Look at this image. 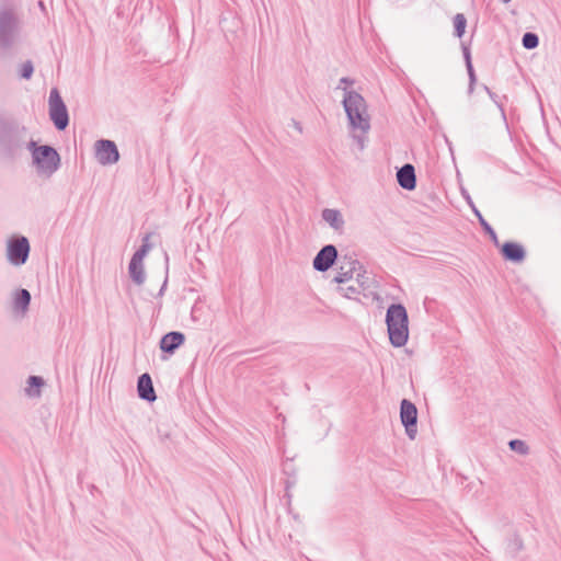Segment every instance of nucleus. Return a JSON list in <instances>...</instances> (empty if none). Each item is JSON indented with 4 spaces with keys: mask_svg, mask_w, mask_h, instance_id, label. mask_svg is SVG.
Returning <instances> with one entry per match:
<instances>
[{
    "mask_svg": "<svg viewBox=\"0 0 561 561\" xmlns=\"http://www.w3.org/2000/svg\"><path fill=\"white\" fill-rule=\"evenodd\" d=\"M522 446H523V443H522V442H518V440L511 442V447H512L513 449H517V448H519V447H522Z\"/></svg>",
    "mask_w": 561,
    "mask_h": 561,
    "instance_id": "18",
    "label": "nucleus"
},
{
    "mask_svg": "<svg viewBox=\"0 0 561 561\" xmlns=\"http://www.w3.org/2000/svg\"><path fill=\"white\" fill-rule=\"evenodd\" d=\"M33 73V67L31 64H26L22 68V77L30 79Z\"/></svg>",
    "mask_w": 561,
    "mask_h": 561,
    "instance_id": "17",
    "label": "nucleus"
},
{
    "mask_svg": "<svg viewBox=\"0 0 561 561\" xmlns=\"http://www.w3.org/2000/svg\"><path fill=\"white\" fill-rule=\"evenodd\" d=\"M323 217L327 221H329L331 225L333 226H337V224L340 222V216L336 211L334 210H325L323 213Z\"/></svg>",
    "mask_w": 561,
    "mask_h": 561,
    "instance_id": "15",
    "label": "nucleus"
},
{
    "mask_svg": "<svg viewBox=\"0 0 561 561\" xmlns=\"http://www.w3.org/2000/svg\"><path fill=\"white\" fill-rule=\"evenodd\" d=\"M31 302V294L26 289L15 290L12 295V311L23 314Z\"/></svg>",
    "mask_w": 561,
    "mask_h": 561,
    "instance_id": "7",
    "label": "nucleus"
},
{
    "mask_svg": "<svg viewBox=\"0 0 561 561\" xmlns=\"http://www.w3.org/2000/svg\"><path fill=\"white\" fill-rule=\"evenodd\" d=\"M96 156L100 162L111 163L118 159V152L115 145L111 141H100L96 145Z\"/></svg>",
    "mask_w": 561,
    "mask_h": 561,
    "instance_id": "5",
    "label": "nucleus"
},
{
    "mask_svg": "<svg viewBox=\"0 0 561 561\" xmlns=\"http://www.w3.org/2000/svg\"><path fill=\"white\" fill-rule=\"evenodd\" d=\"M389 337L393 345L402 346L409 335L408 316L402 306H391L387 314Z\"/></svg>",
    "mask_w": 561,
    "mask_h": 561,
    "instance_id": "1",
    "label": "nucleus"
},
{
    "mask_svg": "<svg viewBox=\"0 0 561 561\" xmlns=\"http://www.w3.org/2000/svg\"><path fill=\"white\" fill-rule=\"evenodd\" d=\"M183 342V335L176 332L167 334L161 341V348L165 352H172Z\"/></svg>",
    "mask_w": 561,
    "mask_h": 561,
    "instance_id": "12",
    "label": "nucleus"
},
{
    "mask_svg": "<svg viewBox=\"0 0 561 561\" xmlns=\"http://www.w3.org/2000/svg\"><path fill=\"white\" fill-rule=\"evenodd\" d=\"M30 252V244L26 238H12L8 242V257L13 264H22L26 261Z\"/></svg>",
    "mask_w": 561,
    "mask_h": 561,
    "instance_id": "2",
    "label": "nucleus"
},
{
    "mask_svg": "<svg viewBox=\"0 0 561 561\" xmlns=\"http://www.w3.org/2000/svg\"><path fill=\"white\" fill-rule=\"evenodd\" d=\"M502 251L510 260H520L523 257V249L514 243L504 244Z\"/></svg>",
    "mask_w": 561,
    "mask_h": 561,
    "instance_id": "13",
    "label": "nucleus"
},
{
    "mask_svg": "<svg viewBox=\"0 0 561 561\" xmlns=\"http://www.w3.org/2000/svg\"><path fill=\"white\" fill-rule=\"evenodd\" d=\"M345 107H346V111L350 115V118L352 121H355L356 118L358 121H362V114H363V111H364V104H363V100L360 96L358 95H350L346 100H345Z\"/></svg>",
    "mask_w": 561,
    "mask_h": 561,
    "instance_id": "8",
    "label": "nucleus"
},
{
    "mask_svg": "<svg viewBox=\"0 0 561 561\" xmlns=\"http://www.w3.org/2000/svg\"><path fill=\"white\" fill-rule=\"evenodd\" d=\"M454 26L458 36H461L466 28V19L462 15H457L454 19Z\"/></svg>",
    "mask_w": 561,
    "mask_h": 561,
    "instance_id": "14",
    "label": "nucleus"
},
{
    "mask_svg": "<svg viewBox=\"0 0 561 561\" xmlns=\"http://www.w3.org/2000/svg\"><path fill=\"white\" fill-rule=\"evenodd\" d=\"M138 392L139 396L146 400H156V393L152 386V380L149 375H142L138 380Z\"/></svg>",
    "mask_w": 561,
    "mask_h": 561,
    "instance_id": "10",
    "label": "nucleus"
},
{
    "mask_svg": "<svg viewBox=\"0 0 561 561\" xmlns=\"http://www.w3.org/2000/svg\"><path fill=\"white\" fill-rule=\"evenodd\" d=\"M416 414V408L404 400L401 404V419L409 432L411 431L409 427L415 425Z\"/></svg>",
    "mask_w": 561,
    "mask_h": 561,
    "instance_id": "11",
    "label": "nucleus"
},
{
    "mask_svg": "<svg viewBox=\"0 0 561 561\" xmlns=\"http://www.w3.org/2000/svg\"><path fill=\"white\" fill-rule=\"evenodd\" d=\"M504 2H508L510 0H503Z\"/></svg>",
    "mask_w": 561,
    "mask_h": 561,
    "instance_id": "20",
    "label": "nucleus"
},
{
    "mask_svg": "<svg viewBox=\"0 0 561 561\" xmlns=\"http://www.w3.org/2000/svg\"><path fill=\"white\" fill-rule=\"evenodd\" d=\"M523 44L526 48H535L538 44V38L534 34H526L523 38Z\"/></svg>",
    "mask_w": 561,
    "mask_h": 561,
    "instance_id": "16",
    "label": "nucleus"
},
{
    "mask_svg": "<svg viewBox=\"0 0 561 561\" xmlns=\"http://www.w3.org/2000/svg\"><path fill=\"white\" fill-rule=\"evenodd\" d=\"M59 156L53 148L43 146L37 148V167L41 172L49 174L58 168Z\"/></svg>",
    "mask_w": 561,
    "mask_h": 561,
    "instance_id": "3",
    "label": "nucleus"
},
{
    "mask_svg": "<svg viewBox=\"0 0 561 561\" xmlns=\"http://www.w3.org/2000/svg\"><path fill=\"white\" fill-rule=\"evenodd\" d=\"M28 383H30V386H31V387H32L33 385H35V376H31V377L28 378Z\"/></svg>",
    "mask_w": 561,
    "mask_h": 561,
    "instance_id": "19",
    "label": "nucleus"
},
{
    "mask_svg": "<svg viewBox=\"0 0 561 561\" xmlns=\"http://www.w3.org/2000/svg\"><path fill=\"white\" fill-rule=\"evenodd\" d=\"M397 178L403 188L413 190L415 187V174L411 164H407L400 169Z\"/></svg>",
    "mask_w": 561,
    "mask_h": 561,
    "instance_id": "9",
    "label": "nucleus"
},
{
    "mask_svg": "<svg viewBox=\"0 0 561 561\" xmlns=\"http://www.w3.org/2000/svg\"><path fill=\"white\" fill-rule=\"evenodd\" d=\"M336 259V250L332 245L324 247L316 256L313 265L319 271H327Z\"/></svg>",
    "mask_w": 561,
    "mask_h": 561,
    "instance_id": "6",
    "label": "nucleus"
},
{
    "mask_svg": "<svg viewBox=\"0 0 561 561\" xmlns=\"http://www.w3.org/2000/svg\"><path fill=\"white\" fill-rule=\"evenodd\" d=\"M49 112L55 125L64 129L68 124V114L59 94L55 91L49 98Z\"/></svg>",
    "mask_w": 561,
    "mask_h": 561,
    "instance_id": "4",
    "label": "nucleus"
}]
</instances>
